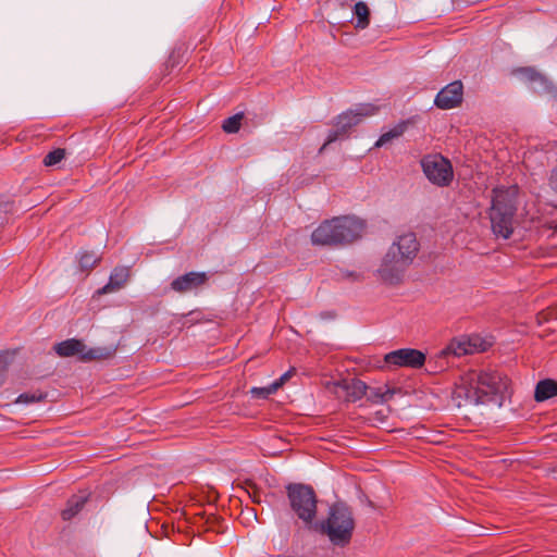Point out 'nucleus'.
I'll use <instances>...</instances> for the list:
<instances>
[{
  "mask_svg": "<svg viewBox=\"0 0 557 557\" xmlns=\"http://www.w3.org/2000/svg\"><path fill=\"white\" fill-rule=\"evenodd\" d=\"M286 495L293 513L306 528L312 529L318 511V497L313 487L304 483H289L286 485Z\"/></svg>",
  "mask_w": 557,
  "mask_h": 557,
  "instance_id": "6",
  "label": "nucleus"
},
{
  "mask_svg": "<svg viewBox=\"0 0 557 557\" xmlns=\"http://www.w3.org/2000/svg\"><path fill=\"white\" fill-rule=\"evenodd\" d=\"M129 277V269L127 267H116L110 274L108 283L97 290L98 295H104L121 289Z\"/></svg>",
  "mask_w": 557,
  "mask_h": 557,
  "instance_id": "15",
  "label": "nucleus"
},
{
  "mask_svg": "<svg viewBox=\"0 0 557 557\" xmlns=\"http://www.w3.org/2000/svg\"><path fill=\"white\" fill-rule=\"evenodd\" d=\"M354 16L356 17L355 27L364 29L370 24V10L366 2L358 1L352 8Z\"/></svg>",
  "mask_w": 557,
  "mask_h": 557,
  "instance_id": "20",
  "label": "nucleus"
},
{
  "mask_svg": "<svg viewBox=\"0 0 557 557\" xmlns=\"http://www.w3.org/2000/svg\"><path fill=\"white\" fill-rule=\"evenodd\" d=\"M516 74L522 82L528 84L534 92L547 94L553 90V85L548 78L533 67H520L516 70Z\"/></svg>",
  "mask_w": 557,
  "mask_h": 557,
  "instance_id": "13",
  "label": "nucleus"
},
{
  "mask_svg": "<svg viewBox=\"0 0 557 557\" xmlns=\"http://www.w3.org/2000/svg\"><path fill=\"white\" fill-rule=\"evenodd\" d=\"M313 528L325 534L333 545L344 547L349 544L355 529L352 511L345 503H335L330 507L327 518L314 523Z\"/></svg>",
  "mask_w": 557,
  "mask_h": 557,
  "instance_id": "4",
  "label": "nucleus"
},
{
  "mask_svg": "<svg viewBox=\"0 0 557 557\" xmlns=\"http://www.w3.org/2000/svg\"><path fill=\"white\" fill-rule=\"evenodd\" d=\"M377 109L379 108L372 103H360L354 109H349L339 114L336 119V129L330 131L321 150H323L327 145L336 141L339 137L344 136L349 128L358 125L363 117L375 114Z\"/></svg>",
  "mask_w": 557,
  "mask_h": 557,
  "instance_id": "8",
  "label": "nucleus"
},
{
  "mask_svg": "<svg viewBox=\"0 0 557 557\" xmlns=\"http://www.w3.org/2000/svg\"><path fill=\"white\" fill-rule=\"evenodd\" d=\"M421 168L426 178L436 186H448L454 178V170L450 161L441 154L423 157Z\"/></svg>",
  "mask_w": 557,
  "mask_h": 557,
  "instance_id": "9",
  "label": "nucleus"
},
{
  "mask_svg": "<svg viewBox=\"0 0 557 557\" xmlns=\"http://www.w3.org/2000/svg\"><path fill=\"white\" fill-rule=\"evenodd\" d=\"M463 86L460 81H455L442 88L435 99L434 104L442 110H449L458 107L462 102Z\"/></svg>",
  "mask_w": 557,
  "mask_h": 557,
  "instance_id": "12",
  "label": "nucleus"
},
{
  "mask_svg": "<svg viewBox=\"0 0 557 557\" xmlns=\"http://www.w3.org/2000/svg\"><path fill=\"white\" fill-rule=\"evenodd\" d=\"M100 258L94 251H83L79 255V265L82 270H90Z\"/></svg>",
  "mask_w": 557,
  "mask_h": 557,
  "instance_id": "25",
  "label": "nucleus"
},
{
  "mask_svg": "<svg viewBox=\"0 0 557 557\" xmlns=\"http://www.w3.org/2000/svg\"><path fill=\"white\" fill-rule=\"evenodd\" d=\"M548 183H549V186L555 191H557V165L555 168H553V170L550 171V175L548 177Z\"/></svg>",
  "mask_w": 557,
  "mask_h": 557,
  "instance_id": "29",
  "label": "nucleus"
},
{
  "mask_svg": "<svg viewBox=\"0 0 557 557\" xmlns=\"http://www.w3.org/2000/svg\"><path fill=\"white\" fill-rule=\"evenodd\" d=\"M55 352L61 357L77 356L82 361L104 360L114 356L116 348L87 347L82 341L70 338L54 345Z\"/></svg>",
  "mask_w": 557,
  "mask_h": 557,
  "instance_id": "7",
  "label": "nucleus"
},
{
  "mask_svg": "<svg viewBox=\"0 0 557 557\" xmlns=\"http://www.w3.org/2000/svg\"><path fill=\"white\" fill-rule=\"evenodd\" d=\"M408 122L401 121L397 125H395L393 128H391L388 132L383 133L380 138L375 143V147H382L389 143L391 140L400 137L405 131L407 129Z\"/></svg>",
  "mask_w": 557,
  "mask_h": 557,
  "instance_id": "21",
  "label": "nucleus"
},
{
  "mask_svg": "<svg viewBox=\"0 0 557 557\" xmlns=\"http://www.w3.org/2000/svg\"><path fill=\"white\" fill-rule=\"evenodd\" d=\"M244 117L243 113H236L223 121L222 129L227 134L237 133L240 128V122Z\"/></svg>",
  "mask_w": 557,
  "mask_h": 557,
  "instance_id": "23",
  "label": "nucleus"
},
{
  "mask_svg": "<svg viewBox=\"0 0 557 557\" xmlns=\"http://www.w3.org/2000/svg\"><path fill=\"white\" fill-rule=\"evenodd\" d=\"M327 388L338 399L347 403H356L367 394L368 386L358 379H342L329 383Z\"/></svg>",
  "mask_w": 557,
  "mask_h": 557,
  "instance_id": "10",
  "label": "nucleus"
},
{
  "mask_svg": "<svg viewBox=\"0 0 557 557\" xmlns=\"http://www.w3.org/2000/svg\"><path fill=\"white\" fill-rule=\"evenodd\" d=\"M418 250L419 243L413 233L399 236L383 258L379 269L382 278L391 284L397 283L412 263Z\"/></svg>",
  "mask_w": 557,
  "mask_h": 557,
  "instance_id": "3",
  "label": "nucleus"
},
{
  "mask_svg": "<svg viewBox=\"0 0 557 557\" xmlns=\"http://www.w3.org/2000/svg\"><path fill=\"white\" fill-rule=\"evenodd\" d=\"M8 205H0V225H2L5 222V214L8 213Z\"/></svg>",
  "mask_w": 557,
  "mask_h": 557,
  "instance_id": "30",
  "label": "nucleus"
},
{
  "mask_svg": "<svg viewBox=\"0 0 557 557\" xmlns=\"http://www.w3.org/2000/svg\"><path fill=\"white\" fill-rule=\"evenodd\" d=\"M208 278L206 272L191 271L174 278L171 282V289L180 294L191 292L206 284Z\"/></svg>",
  "mask_w": 557,
  "mask_h": 557,
  "instance_id": "14",
  "label": "nucleus"
},
{
  "mask_svg": "<svg viewBox=\"0 0 557 557\" xmlns=\"http://www.w3.org/2000/svg\"><path fill=\"white\" fill-rule=\"evenodd\" d=\"M277 384L271 383L264 387H252L250 394L253 398L267 399L270 395L276 393Z\"/></svg>",
  "mask_w": 557,
  "mask_h": 557,
  "instance_id": "26",
  "label": "nucleus"
},
{
  "mask_svg": "<svg viewBox=\"0 0 557 557\" xmlns=\"http://www.w3.org/2000/svg\"><path fill=\"white\" fill-rule=\"evenodd\" d=\"M475 345L467 338L453 339L442 351V356L461 357L473 354Z\"/></svg>",
  "mask_w": 557,
  "mask_h": 557,
  "instance_id": "16",
  "label": "nucleus"
},
{
  "mask_svg": "<svg viewBox=\"0 0 557 557\" xmlns=\"http://www.w3.org/2000/svg\"><path fill=\"white\" fill-rule=\"evenodd\" d=\"M395 393V388H391L386 385L377 387L368 386L367 394L364 396L373 404H384L389 401Z\"/></svg>",
  "mask_w": 557,
  "mask_h": 557,
  "instance_id": "18",
  "label": "nucleus"
},
{
  "mask_svg": "<svg viewBox=\"0 0 557 557\" xmlns=\"http://www.w3.org/2000/svg\"><path fill=\"white\" fill-rule=\"evenodd\" d=\"M295 369L292 368L288 371H286L284 374L281 375L277 380H275L273 383L277 384V389L294 374Z\"/></svg>",
  "mask_w": 557,
  "mask_h": 557,
  "instance_id": "28",
  "label": "nucleus"
},
{
  "mask_svg": "<svg viewBox=\"0 0 557 557\" xmlns=\"http://www.w3.org/2000/svg\"><path fill=\"white\" fill-rule=\"evenodd\" d=\"M425 354L414 348H400L384 356L387 366L398 368L420 369L425 363Z\"/></svg>",
  "mask_w": 557,
  "mask_h": 557,
  "instance_id": "11",
  "label": "nucleus"
},
{
  "mask_svg": "<svg viewBox=\"0 0 557 557\" xmlns=\"http://www.w3.org/2000/svg\"><path fill=\"white\" fill-rule=\"evenodd\" d=\"M509 389L507 375L493 369L471 371L454 391L458 406L494 405L502 407Z\"/></svg>",
  "mask_w": 557,
  "mask_h": 557,
  "instance_id": "1",
  "label": "nucleus"
},
{
  "mask_svg": "<svg viewBox=\"0 0 557 557\" xmlns=\"http://www.w3.org/2000/svg\"><path fill=\"white\" fill-rule=\"evenodd\" d=\"M490 219L493 233L508 239L513 232V218L517 211V191L513 188L496 187L493 189Z\"/></svg>",
  "mask_w": 557,
  "mask_h": 557,
  "instance_id": "5",
  "label": "nucleus"
},
{
  "mask_svg": "<svg viewBox=\"0 0 557 557\" xmlns=\"http://www.w3.org/2000/svg\"><path fill=\"white\" fill-rule=\"evenodd\" d=\"M15 355L16 350L0 351V386L4 383L5 371L8 370V367L12 363Z\"/></svg>",
  "mask_w": 557,
  "mask_h": 557,
  "instance_id": "22",
  "label": "nucleus"
},
{
  "mask_svg": "<svg viewBox=\"0 0 557 557\" xmlns=\"http://www.w3.org/2000/svg\"><path fill=\"white\" fill-rule=\"evenodd\" d=\"M557 396V382L552 379H544L537 382L534 398L537 403L545 401Z\"/></svg>",
  "mask_w": 557,
  "mask_h": 557,
  "instance_id": "17",
  "label": "nucleus"
},
{
  "mask_svg": "<svg viewBox=\"0 0 557 557\" xmlns=\"http://www.w3.org/2000/svg\"><path fill=\"white\" fill-rule=\"evenodd\" d=\"M87 502L85 495H73L66 503V507L62 510L61 516L63 520L73 519L84 508Z\"/></svg>",
  "mask_w": 557,
  "mask_h": 557,
  "instance_id": "19",
  "label": "nucleus"
},
{
  "mask_svg": "<svg viewBox=\"0 0 557 557\" xmlns=\"http://www.w3.org/2000/svg\"><path fill=\"white\" fill-rule=\"evenodd\" d=\"M46 397H47V394L42 393L40 391L26 392V393H22L21 395H18L17 398L15 399V403L28 405V404L41 401Z\"/></svg>",
  "mask_w": 557,
  "mask_h": 557,
  "instance_id": "24",
  "label": "nucleus"
},
{
  "mask_svg": "<svg viewBox=\"0 0 557 557\" xmlns=\"http://www.w3.org/2000/svg\"><path fill=\"white\" fill-rule=\"evenodd\" d=\"M65 157V149L57 148L49 153L46 154L44 158V164L46 166H52L61 162Z\"/></svg>",
  "mask_w": 557,
  "mask_h": 557,
  "instance_id": "27",
  "label": "nucleus"
},
{
  "mask_svg": "<svg viewBox=\"0 0 557 557\" xmlns=\"http://www.w3.org/2000/svg\"><path fill=\"white\" fill-rule=\"evenodd\" d=\"M366 224L351 215L334 216L322 221L311 233L313 246L338 248L354 243L362 236Z\"/></svg>",
  "mask_w": 557,
  "mask_h": 557,
  "instance_id": "2",
  "label": "nucleus"
}]
</instances>
